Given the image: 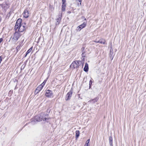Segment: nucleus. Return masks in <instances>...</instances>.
<instances>
[{"label": "nucleus", "mask_w": 146, "mask_h": 146, "mask_svg": "<svg viewBox=\"0 0 146 146\" xmlns=\"http://www.w3.org/2000/svg\"><path fill=\"white\" fill-rule=\"evenodd\" d=\"M22 19H18L17 21L15 29L17 30L18 29V31L19 32H22L24 31L26 28L24 27L23 25H21Z\"/></svg>", "instance_id": "obj_1"}, {"label": "nucleus", "mask_w": 146, "mask_h": 146, "mask_svg": "<svg viewBox=\"0 0 146 146\" xmlns=\"http://www.w3.org/2000/svg\"><path fill=\"white\" fill-rule=\"evenodd\" d=\"M44 115L42 114L40 115H38L35 116L34 118L32 120L31 122L33 124V122H36L38 121H44L46 120L47 119L46 117H44Z\"/></svg>", "instance_id": "obj_2"}, {"label": "nucleus", "mask_w": 146, "mask_h": 146, "mask_svg": "<svg viewBox=\"0 0 146 146\" xmlns=\"http://www.w3.org/2000/svg\"><path fill=\"white\" fill-rule=\"evenodd\" d=\"M81 63V62L80 61H76L73 62L70 65V67L73 68H77L78 67V66Z\"/></svg>", "instance_id": "obj_3"}, {"label": "nucleus", "mask_w": 146, "mask_h": 146, "mask_svg": "<svg viewBox=\"0 0 146 146\" xmlns=\"http://www.w3.org/2000/svg\"><path fill=\"white\" fill-rule=\"evenodd\" d=\"M20 36V35L19 33L17 32L15 33L12 39V40H13V41L15 42L17 41Z\"/></svg>", "instance_id": "obj_4"}, {"label": "nucleus", "mask_w": 146, "mask_h": 146, "mask_svg": "<svg viewBox=\"0 0 146 146\" xmlns=\"http://www.w3.org/2000/svg\"><path fill=\"white\" fill-rule=\"evenodd\" d=\"M52 95V93L51 91L48 90L46 91V92L45 94L46 96L48 97H51Z\"/></svg>", "instance_id": "obj_5"}, {"label": "nucleus", "mask_w": 146, "mask_h": 146, "mask_svg": "<svg viewBox=\"0 0 146 146\" xmlns=\"http://www.w3.org/2000/svg\"><path fill=\"white\" fill-rule=\"evenodd\" d=\"M72 94V92L70 91L68 92L66 96L65 99L66 100H67L70 99Z\"/></svg>", "instance_id": "obj_6"}, {"label": "nucleus", "mask_w": 146, "mask_h": 146, "mask_svg": "<svg viewBox=\"0 0 146 146\" xmlns=\"http://www.w3.org/2000/svg\"><path fill=\"white\" fill-rule=\"evenodd\" d=\"M23 14L24 17L25 18H27L29 17V13L27 9H25Z\"/></svg>", "instance_id": "obj_7"}, {"label": "nucleus", "mask_w": 146, "mask_h": 146, "mask_svg": "<svg viewBox=\"0 0 146 146\" xmlns=\"http://www.w3.org/2000/svg\"><path fill=\"white\" fill-rule=\"evenodd\" d=\"M86 22H84L82 24L78 26L77 28H78L79 29H80V31L81 29L84 28L86 26Z\"/></svg>", "instance_id": "obj_8"}, {"label": "nucleus", "mask_w": 146, "mask_h": 146, "mask_svg": "<svg viewBox=\"0 0 146 146\" xmlns=\"http://www.w3.org/2000/svg\"><path fill=\"white\" fill-rule=\"evenodd\" d=\"M3 5L4 8L5 9L8 8L9 7V4L8 3L6 2L4 3L3 4Z\"/></svg>", "instance_id": "obj_9"}, {"label": "nucleus", "mask_w": 146, "mask_h": 146, "mask_svg": "<svg viewBox=\"0 0 146 146\" xmlns=\"http://www.w3.org/2000/svg\"><path fill=\"white\" fill-rule=\"evenodd\" d=\"M88 64L87 63H86L85 64L84 67V71L87 72L88 71Z\"/></svg>", "instance_id": "obj_10"}, {"label": "nucleus", "mask_w": 146, "mask_h": 146, "mask_svg": "<svg viewBox=\"0 0 146 146\" xmlns=\"http://www.w3.org/2000/svg\"><path fill=\"white\" fill-rule=\"evenodd\" d=\"M112 140L113 139L111 136H110L109 137V143L110 145V146H113L112 145Z\"/></svg>", "instance_id": "obj_11"}, {"label": "nucleus", "mask_w": 146, "mask_h": 146, "mask_svg": "<svg viewBox=\"0 0 146 146\" xmlns=\"http://www.w3.org/2000/svg\"><path fill=\"white\" fill-rule=\"evenodd\" d=\"M106 41L105 40L103 39H101L99 40L97 42V43H100L101 44H105Z\"/></svg>", "instance_id": "obj_12"}, {"label": "nucleus", "mask_w": 146, "mask_h": 146, "mask_svg": "<svg viewBox=\"0 0 146 146\" xmlns=\"http://www.w3.org/2000/svg\"><path fill=\"white\" fill-rule=\"evenodd\" d=\"M43 87L42 85L40 84L37 88L36 89L37 90L40 91L42 89Z\"/></svg>", "instance_id": "obj_13"}, {"label": "nucleus", "mask_w": 146, "mask_h": 146, "mask_svg": "<svg viewBox=\"0 0 146 146\" xmlns=\"http://www.w3.org/2000/svg\"><path fill=\"white\" fill-rule=\"evenodd\" d=\"M80 132L79 131H76V138H78L79 136Z\"/></svg>", "instance_id": "obj_14"}, {"label": "nucleus", "mask_w": 146, "mask_h": 146, "mask_svg": "<svg viewBox=\"0 0 146 146\" xmlns=\"http://www.w3.org/2000/svg\"><path fill=\"white\" fill-rule=\"evenodd\" d=\"M98 99L97 98H96L94 99L89 101L88 102H91L92 101L93 102L95 103V102H96L98 101Z\"/></svg>", "instance_id": "obj_15"}, {"label": "nucleus", "mask_w": 146, "mask_h": 146, "mask_svg": "<svg viewBox=\"0 0 146 146\" xmlns=\"http://www.w3.org/2000/svg\"><path fill=\"white\" fill-rule=\"evenodd\" d=\"M76 2L78 6L80 5L81 4V0H76Z\"/></svg>", "instance_id": "obj_16"}, {"label": "nucleus", "mask_w": 146, "mask_h": 146, "mask_svg": "<svg viewBox=\"0 0 146 146\" xmlns=\"http://www.w3.org/2000/svg\"><path fill=\"white\" fill-rule=\"evenodd\" d=\"M65 10V5L64 4H62V11H64Z\"/></svg>", "instance_id": "obj_17"}, {"label": "nucleus", "mask_w": 146, "mask_h": 146, "mask_svg": "<svg viewBox=\"0 0 146 146\" xmlns=\"http://www.w3.org/2000/svg\"><path fill=\"white\" fill-rule=\"evenodd\" d=\"M32 47H31L27 51V53H26V55L25 56H26L27 55V54H28L31 51V50H32Z\"/></svg>", "instance_id": "obj_18"}, {"label": "nucleus", "mask_w": 146, "mask_h": 146, "mask_svg": "<svg viewBox=\"0 0 146 146\" xmlns=\"http://www.w3.org/2000/svg\"><path fill=\"white\" fill-rule=\"evenodd\" d=\"M47 80V79L45 80L43 82L42 84H41V85H42V86H43L45 85V83H46Z\"/></svg>", "instance_id": "obj_19"}, {"label": "nucleus", "mask_w": 146, "mask_h": 146, "mask_svg": "<svg viewBox=\"0 0 146 146\" xmlns=\"http://www.w3.org/2000/svg\"><path fill=\"white\" fill-rule=\"evenodd\" d=\"M62 15H61L60 17H59L57 20V22H58L59 23L60 21V20H61V18Z\"/></svg>", "instance_id": "obj_20"}, {"label": "nucleus", "mask_w": 146, "mask_h": 146, "mask_svg": "<svg viewBox=\"0 0 146 146\" xmlns=\"http://www.w3.org/2000/svg\"><path fill=\"white\" fill-rule=\"evenodd\" d=\"M92 84V81L91 80H90L89 82V87L90 88Z\"/></svg>", "instance_id": "obj_21"}, {"label": "nucleus", "mask_w": 146, "mask_h": 146, "mask_svg": "<svg viewBox=\"0 0 146 146\" xmlns=\"http://www.w3.org/2000/svg\"><path fill=\"white\" fill-rule=\"evenodd\" d=\"M40 92V91L39 90H37V89L36 88V90L35 91V94H37L38 92Z\"/></svg>", "instance_id": "obj_22"}, {"label": "nucleus", "mask_w": 146, "mask_h": 146, "mask_svg": "<svg viewBox=\"0 0 146 146\" xmlns=\"http://www.w3.org/2000/svg\"><path fill=\"white\" fill-rule=\"evenodd\" d=\"M21 25H23L24 26V27H25V28H27V26H26V23L25 22L21 24Z\"/></svg>", "instance_id": "obj_23"}, {"label": "nucleus", "mask_w": 146, "mask_h": 146, "mask_svg": "<svg viewBox=\"0 0 146 146\" xmlns=\"http://www.w3.org/2000/svg\"><path fill=\"white\" fill-rule=\"evenodd\" d=\"M90 141V139H88L87 140V141H86V143H87V144H88V143H89Z\"/></svg>", "instance_id": "obj_24"}, {"label": "nucleus", "mask_w": 146, "mask_h": 146, "mask_svg": "<svg viewBox=\"0 0 146 146\" xmlns=\"http://www.w3.org/2000/svg\"><path fill=\"white\" fill-rule=\"evenodd\" d=\"M3 39L2 38H1L0 39V43L2 42V41H3Z\"/></svg>", "instance_id": "obj_25"}, {"label": "nucleus", "mask_w": 146, "mask_h": 146, "mask_svg": "<svg viewBox=\"0 0 146 146\" xmlns=\"http://www.w3.org/2000/svg\"><path fill=\"white\" fill-rule=\"evenodd\" d=\"M62 4H64V3L65 2V0H62Z\"/></svg>", "instance_id": "obj_26"}, {"label": "nucleus", "mask_w": 146, "mask_h": 146, "mask_svg": "<svg viewBox=\"0 0 146 146\" xmlns=\"http://www.w3.org/2000/svg\"><path fill=\"white\" fill-rule=\"evenodd\" d=\"M84 146H88V144L87 143H87H85Z\"/></svg>", "instance_id": "obj_27"}, {"label": "nucleus", "mask_w": 146, "mask_h": 146, "mask_svg": "<svg viewBox=\"0 0 146 146\" xmlns=\"http://www.w3.org/2000/svg\"><path fill=\"white\" fill-rule=\"evenodd\" d=\"M94 42H96V43H98L97 42L98 41H94Z\"/></svg>", "instance_id": "obj_28"}, {"label": "nucleus", "mask_w": 146, "mask_h": 146, "mask_svg": "<svg viewBox=\"0 0 146 146\" xmlns=\"http://www.w3.org/2000/svg\"><path fill=\"white\" fill-rule=\"evenodd\" d=\"M84 20H86V18H85V19H84Z\"/></svg>", "instance_id": "obj_29"}]
</instances>
